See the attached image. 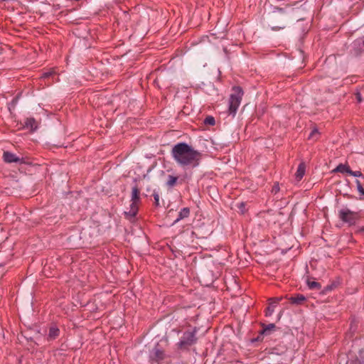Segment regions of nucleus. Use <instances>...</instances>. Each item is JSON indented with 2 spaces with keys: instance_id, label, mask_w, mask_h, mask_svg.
<instances>
[{
  "instance_id": "f257e3e1",
  "label": "nucleus",
  "mask_w": 364,
  "mask_h": 364,
  "mask_svg": "<svg viewBox=\"0 0 364 364\" xmlns=\"http://www.w3.org/2000/svg\"><path fill=\"white\" fill-rule=\"evenodd\" d=\"M171 154L176 163L183 168L197 167L202 154L186 143L181 142L173 146Z\"/></svg>"
},
{
  "instance_id": "f03ea898",
  "label": "nucleus",
  "mask_w": 364,
  "mask_h": 364,
  "mask_svg": "<svg viewBox=\"0 0 364 364\" xmlns=\"http://www.w3.org/2000/svg\"><path fill=\"white\" fill-rule=\"evenodd\" d=\"M243 92L241 87H234L230 97L229 112L235 114L240 105Z\"/></svg>"
},
{
  "instance_id": "7ed1b4c3",
  "label": "nucleus",
  "mask_w": 364,
  "mask_h": 364,
  "mask_svg": "<svg viewBox=\"0 0 364 364\" xmlns=\"http://www.w3.org/2000/svg\"><path fill=\"white\" fill-rule=\"evenodd\" d=\"M338 217L343 222L352 225L355 223L358 214L348 208H342L338 210Z\"/></svg>"
},
{
  "instance_id": "20e7f679",
  "label": "nucleus",
  "mask_w": 364,
  "mask_h": 364,
  "mask_svg": "<svg viewBox=\"0 0 364 364\" xmlns=\"http://www.w3.org/2000/svg\"><path fill=\"white\" fill-rule=\"evenodd\" d=\"M196 341V331L185 332L179 342L181 346H191Z\"/></svg>"
},
{
  "instance_id": "39448f33",
  "label": "nucleus",
  "mask_w": 364,
  "mask_h": 364,
  "mask_svg": "<svg viewBox=\"0 0 364 364\" xmlns=\"http://www.w3.org/2000/svg\"><path fill=\"white\" fill-rule=\"evenodd\" d=\"M279 299H277V297H272L269 299V306L266 310V316H271L274 311V308L276 307L277 303Z\"/></svg>"
},
{
  "instance_id": "423d86ee",
  "label": "nucleus",
  "mask_w": 364,
  "mask_h": 364,
  "mask_svg": "<svg viewBox=\"0 0 364 364\" xmlns=\"http://www.w3.org/2000/svg\"><path fill=\"white\" fill-rule=\"evenodd\" d=\"M4 161L6 163L19 162L21 159L14 154L9 151H4L3 154Z\"/></svg>"
},
{
  "instance_id": "0eeeda50",
  "label": "nucleus",
  "mask_w": 364,
  "mask_h": 364,
  "mask_svg": "<svg viewBox=\"0 0 364 364\" xmlns=\"http://www.w3.org/2000/svg\"><path fill=\"white\" fill-rule=\"evenodd\" d=\"M305 164L304 163H301L299 166H298V168H297V171L295 173V176H296V178L298 180V181H300L302 177L304 176V173H305Z\"/></svg>"
},
{
  "instance_id": "6e6552de",
  "label": "nucleus",
  "mask_w": 364,
  "mask_h": 364,
  "mask_svg": "<svg viewBox=\"0 0 364 364\" xmlns=\"http://www.w3.org/2000/svg\"><path fill=\"white\" fill-rule=\"evenodd\" d=\"M350 167L347 164H340L337 167L333 170V172H339V173H347L349 174L350 173Z\"/></svg>"
},
{
  "instance_id": "1a4fd4ad",
  "label": "nucleus",
  "mask_w": 364,
  "mask_h": 364,
  "mask_svg": "<svg viewBox=\"0 0 364 364\" xmlns=\"http://www.w3.org/2000/svg\"><path fill=\"white\" fill-rule=\"evenodd\" d=\"M190 214V210L188 208H183L181 210V211L178 213V217L177 219L174 221V223H178L180 220H182L185 218H187Z\"/></svg>"
},
{
  "instance_id": "9d476101",
  "label": "nucleus",
  "mask_w": 364,
  "mask_h": 364,
  "mask_svg": "<svg viewBox=\"0 0 364 364\" xmlns=\"http://www.w3.org/2000/svg\"><path fill=\"white\" fill-rule=\"evenodd\" d=\"M178 178L177 176L168 175L167 177L166 184L168 187H173L176 185V183L178 182Z\"/></svg>"
},
{
  "instance_id": "9b49d317",
  "label": "nucleus",
  "mask_w": 364,
  "mask_h": 364,
  "mask_svg": "<svg viewBox=\"0 0 364 364\" xmlns=\"http://www.w3.org/2000/svg\"><path fill=\"white\" fill-rule=\"evenodd\" d=\"M25 124L26 127L31 130H36L38 127L36 121L33 118L27 119Z\"/></svg>"
},
{
  "instance_id": "f8f14e48",
  "label": "nucleus",
  "mask_w": 364,
  "mask_h": 364,
  "mask_svg": "<svg viewBox=\"0 0 364 364\" xmlns=\"http://www.w3.org/2000/svg\"><path fill=\"white\" fill-rule=\"evenodd\" d=\"M138 201L132 200V203L130 205V210L129 211L128 214L131 216H135L137 210H138V205H137Z\"/></svg>"
},
{
  "instance_id": "ddd939ff",
  "label": "nucleus",
  "mask_w": 364,
  "mask_h": 364,
  "mask_svg": "<svg viewBox=\"0 0 364 364\" xmlns=\"http://www.w3.org/2000/svg\"><path fill=\"white\" fill-rule=\"evenodd\" d=\"M59 329L57 327L52 326L50 328L48 337L50 339H55L59 335Z\"/></svg>"
},
{
  "instance_id": "4468645a",
  "label": "nucleus",
  "mask_w": 364,
  "mask_h": 364,
  "mask_svg": "<svg viewBox=\"0 0 364 364\" xmlns=\"http://www.w3.org/2000/svg\"><path fill=\"white\" fill-rule=\"evenodd\" d=\"M140 191L136 186L132 188V200L138 201L139 200Z\"/></svg>"
},
{
  "instance_id": "2eb2a0df",
  "label": "nucleus",
  "mask_w": 364,
  "mask_h": 364,
  "mask_svg": "<svg viewBox=\"0 0 364 364\" xmlns=\"http://www.w3.org/2000/svg\"><path fill=\"white\" fill-rule=\"evenodd\" d=\"M307 285L310 289H319L321 287L318 282L315 281H311L309 279L307 280Z\"/></svg>"
},
{
  "instance_id": "dca6fc26",
  "label": "nucleus",
  "mask_w": 364,
  "mask_h": 364,
  "mask_svg": "<svg viewBox=\"0 0 364 364\" xmlns=\"http://www.w3.org/2000/svg\"><path fill=\"white\" fill-rule=\"evenodd\" d=\"M306 299V297H290L291 303L294 304H301Z\"/></svg>"
},
{
  "instance_id": "f3484780",
  "label": "nucleus",
  "mask_w": 364,
  "mask_h": 364,
  "mask_svg": "<svg viewBox=\"0 0 364 364\" xmlns=\"http://www.w3.org/2000/svg\"><path fill=\"white\" fill-rule=\"evenodd\" d=\"M275 328L274 323H269L263 326L262 333L269 334V331Z\"/></svg>"
},
{
  "instance_id": "a211bd4d",
  "label": "nucleus",
  "mask_w": 364,
  "mask_h": 364,
  "mask_svg": "<svg viewBox=\"0 0 364 364\" xmlns=\"http://www.w3.org/2000/svg\"><path fill=\"white\" fill-rule=\"evenodd\" d=\"M353 48H354V50H355L356 54H360V53H362L363 52H364V50H363L364 45L360 44V46H357L356 41H355L353 43Z\"/></svg>"
},
{
  "instance_id": "6ab92c4d",
  "label": "nucleus",
  "mask_w": 364,
  "mask_h": 364,
  "mask_svg": "<svg viewBox=\"0 0 364 364\" xmlns=\"http://www.w3.org/2000/svg\"><path fill=\"white\" fill-rule=\"evenodd\" d=\"M154 355H155V357H156L157 359H159V360H161V359H163V358H164V355H164V353H163V351H162V350H159V349H158V348H155V349L154 350Z\"/></svg>"
},
{
  "instance_id": "aec40b11",
  "label": "nucleus",
  "mask_w": 364,
  "mask_h": 364,
  "mask_svg": "<svg viewBox=\"0 0 364 364\" xmlns=\"http://www.w3.org/2000/svg\"><path fill=\"white\" fill-rule=\"evenodd\" d=\"M356 183V185H357V188H358V191L363 195L364 196V188L362 187V184L360 183V181L359 180H356L355 181Z\"/></svg>"
},
{
  "instance_id": "412c9836",
  "label": "nucleus",
  "mask_w": 364,
  "mask_h": 364,
  "mask_svg": "<svg viewBox=\"0 0 364 364\" xmlns=\"http://www.w3.org/2000/svg\"><path fill=\"white\" fill-rule=\"evenodd\" d=\"M205 123L210 125H214L215 119L213 117H208L205 119Z\"/></svg>"
},
{
  "instance_id": "4be33fe9",
  "label": "nucleus",
  "mask_w": 364,
  "mask_h": 364,
  "mask_svg": "<svg viewBox=\"0 0 364 364\" xmlns=\"http://www.w3.org/2000/svg\"><path fill=\"white\" fill-rule=\"evenodd\" d=\"M276 11L274 13V17L277 18L278 15H283L284 14V9L277 8Z\"/></svg>"
},
{
  "instance_id": "5701e85b",
  "label": "nucleus",
  "mask_w": 364,
  "mask_h": 364,
  "mask_svg": "<svg viewBox=\"0 0 364 364\" xmlns=\"http://www.w3.org/2000/svg\"><path fill=\"white\" fill-rule=\"evenodd\" d=\"M349 174L350 176H355V177H360L362 176V173L360 171H352L351 169L350 170V173Z\"/></svg>"
},
{
  "instance_id": "b1692460",
  "label": "nucleus",
  "mask_w": 364,
  "mask_h": 364,
  "mask_svg": "<svg viewBox=\"0 0 364 364\" xmlns=\"http://www.w3.org/2000/svg\"><path fill=\"white\" fill-rule=\"evenodd\" d=\"M317 134H318V130L316 129H315L312 130V132L309 134V138L314 139L316 136V135H317Z\"/></svg>"
},
{
  "instance_id": "393cba45",
  "label": "nucleus",
  "mask_w": 364,
  "mask_h": 364,
  "mask_svg": "<svg viewBox=\"0 0 364 364\" xmlns=\"http://www.w3.org/2000/svg\"><path fill=\"white\" fill-rule=\"evenodd\" d=\"M284 28H285V25L282 24L280 26H272V30L277 31V30L283 29Z\"/></svg>"
},
{
  "instance_id": "a878e982",
  "label": "nucleus",
  "mask_w": 364,
  "mask_h": 364,
  "mask_svg": "<svg viewBox=\"0 0 364 364\" xmlns=\"http://www.w3.org/2000/svg\"><path fill=\"white\" fill-rule=\"evenodd\" d=\"M355 97H356V100H358V102H362V97H361V95L360 92H357L355 94Z\"/></svg>"
},
{
  "instance_id": "bb28decb",
  "label": "nucleus",
  "mask_w": 364,
  "mask_h": 364,
  "mask_svg": "<svg viewBox=\"0 0 364 364\" xmlns=\"http://www.w3.org/2000/svg\"><path fill=\"white\" fill-rule=\"evenodd\" d=\"M154 199H155V201L156 203L158 204L159 203V196L158 194H154Z\"/></svg>"
}]
</instances>
